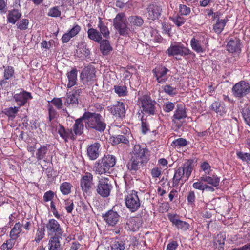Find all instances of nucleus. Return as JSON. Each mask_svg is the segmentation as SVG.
Returning a JSON list of instances; mask_svg holds the SVG:
<instances>
[{
	"label": "nucleus",
	"mask_w": 250,
	"mask_h": 250,
	"mask_svg": "<svg viewBox=\"0 0 250 250\" xmlns=\"http://www.w3.org/2000/svg\"><path fill=\"white\" fill-rule=\"evenodd\" d=\"M116 163V157L110 154L104 155L97 161L93 166V171L96 174L101 175L110 173V169Z\"/></svg>",
	"instance_id": "obj_2"
},
{
	"label": "nucleus",
	"mask_w": 250,
	"mask_h": 250,
	"mask_svg": "<svg viewBox=\"0 0 250 250\" xmlns=\"http://www.w3.org/2000/svg\"><path fill=\"white\" fill-rule=\"evenodd\" d=\"M205 185V184H204V181L201 180L200 177L197 182L193 184L192 187L196 189H198L204 191Z\"/></svg>",
	"instance_id": "obj_56"
},
{
	"label": "nucleus",
	"mask_w": 250,
	"mask_h": 250,
	"mask_svg": "<svg viewBox=\"0 0 250 250\" xmlns=\"http://www.w3.org/2000/svg\"><path fill=\"white\" fill-rule=\"evenodd\" d=\"M58 132L60 136L65 141H66L67 139L71 138L73 136L71 130H66L63 127L59 125L58 127L57 128Z\"/></svg>",
	"instance_id": "obj_39"
},
{
	"label": "nucleus",
	"mask_w": 250,
	"mask_h": 250,
	"mask_svg": "<svg viewBox=\"0 0 250 250\" xmlns=\"http://www.w3.org/2000/svg\"><path fill=\"white\" fill-rule=\"evenodd\" d=\"M169 71V70L164 66H158L152 70V73L158 83H164L168 78L167 73Z\"/></svg>",
	"instance_id": "obj_13"
},
{
	"label": "nucleus",
	"mask_w": 250,
	"mask_h": 250,
	"mask_svg": "<svg viewBox=\"0 0 250 250\" xmlns=\"http://www.w3.org/2000/svg\"><path fill=\"white\" fill-rule=\"evenodd\" d=\"M80 77L85 81H93L95 77V68L92 66L85 67L82 71Z\"/></svg>",
	"instance_id": "obj_21"
},
{
	"label": "nucleus",
	"mask_w": 250,
	"mask_h": 250,
	"mask_svg": "<svg viewBox=\"0 0 250 250\" xmlns=\"http://www.w3.org/2000/svg\"><path fill=\"white\" fill-rule=\"evenodd\" d=\"M18 111L19 107L15 106L5 108L3 110V113L8 116L9 118L13 119L15 117Z\"/></svg>",
	"instance_id": "obj_43"
},
{
	"label": "nucleus",
	"mask_w": 250,
	"mask_h": 250,
	"mask_svg": "<svg viewBox=\"0 0 250 250\" xmlns=\"http://www.w3.org/2000/svg\"><path fill=\"white\" fill-rule=\"evenodd\" d=\"M125 242L122 240H116L111 246V250H125Z\"/></svg>",
	"instance_id": "obj_45"
},
{
	"label": "nucleus",
	"mask_w": 250,
	"mask_h": 250,
	"mask_svg": "<svg viewBox=\"0 0 250 250\" xmlns=\"http://www.w3.org/2000/svg\"><path fill=\"white\" fill-rule=\"evenodd\" d=\"M45 235L44 230L42 229H38L36 234L35 241L39 243L44 237Z\"/></svg>",
	"instance_id": "obj_60"
},
{
	"label": "nucleus",
	"mask_w": 250,
	"mask_h": 250,
	"mask_svg": "<svg viewBox=\"0 0 250 250\" xmlns=\"http://www.w3.org/2000/svg\"><path fill=\"white\" fill-rule=\"evenodd\" d=\"M100 49L104 55H106L112 50V47L110 45L109 42L107 40H101L100 42Z\"/></svg>",
	"instance_id": "obj_33"
},
{
	"label": "nucleus",
	"mask_w": 250,
	"mask_h": 250,
	"mask_svg": "<svg viewBox=\"0 0 250 250\" xmlns=\"http://www.w3.org/2000/svg\"><path fill=\"white\" fill-rule=\"evenodd\" d=\"M190 45L192 49L197 53H202L206 47V42L203 37H194L190 41Z\"/></svg>",
	"instance_id": "obj_14"
},
{
	"label": "nucleus",
	"mask_w": 250,
	"mask_h": 250,
	"mask_svg": "<svg viewBox=\"0 0 250 250\" xmlns=\"http://www.w3.org/2000/svg\"><path fill=\"white\" fill-rule=\"evenodd\" d=\"M112 188L108 178L102 177L98 180L96 186V192L103 197H107L109 196Z\"/></svg>",
	"instance_id": "obj_6"
},
{
	"label": "nucleus",
	"mask_w": 250,
	"mask_h": 250,
	"mask_svg": "<svg viewBox=\"0 0 250 250\" xmlns=\"http://www.w3.org/2000/svg\"><path fill=\"white\" fill-rule=\"evenodd\" d=\"M180 167L183 170L184 177H185V181H186L188 179L192 171V163L190 161H188Z\"/></svg>",
	"instance_id": "obj_37"
},
{
	"label": "nucleus",
	"mask_w": 250,
	"mask_h": 250,
	"mask_svg": "<svg viewBox=\"0 0 250 250\" xmlns=\"http://www.w3.org/2000/svg\"><path fill=\"white\" fill-rule=\"evenodd\" d=\"M210 109L220 116H223L227 112V110L223 103L214 102L210 105Z\"/></svg>",
	"instance_id": "obj_25"
},
{
	"label": "nucleus",
	"mask_w": 250,
	"mask_h": 250,
	"mask_svg": "<svg viewBox=\"0 0 250 250\" xmlns=\"http://www.w3.org/2000/svg\"><path fill=\"white\" fill-rule=\"evenodd\" d=\"M61 12L59 7H54L49 9L48 15L52 17H58L60 16Z\"/></svg>",
	"instance_id": "obj_53"
},
{
	"label": "nucleus",
	"mask_w": 250,
	"mask_h": 250,
	"mask_svg": "<svg viewBox=\"0 0 250 250\" xmlns=\"http://www.w3.org/2000/svg\"><path fill=\"white\" fill-rule=\"evenodd\" d=\"M13 98L19 106L24 105L28 100L32 99L30 92L23 91L19 93L14 94Z\"/></svg>",
	"instance_id": "obj_18"
},
{
	"label": "nucleus",
	"mask_w": 250,
	"mask_h": 250,
	"mask_svg": "<svg viewBox=\"0 0 250 250\" xmlns=\"http://www.w3.org/2000/svg\"><path fill=\"white\" fill-rule=\"evenodd\" d=\"M110 140L113 145H117L121 143L127 144L129 143V141L126 136L122 135L112 136L110 138Z\"/></svg>",
	"instance_id": "obj_38"
},
{
	"label": "nucleus",
	"mask_w": 250,
	"mask_h": 250,
	"mask_svg": "<svg viewBox=\"0 0 250 250\" xmlns=\"http://www.w3.org/2000/svg\"><path fill=\"white\" fill-rule=\"evenodd\" d=\"M114 90L119 96H125L127 94L126 87L125 86H114Z\"/></svg>",
	"instance_id": "obj_46"
},
{
	"label": "nucleus",
	"mask_w": 250,
	"mask_h": 250,
	"mask_svg": "<svg viewBox=\"0 0 250 250\" xmlns=\"http://www.w3.org/2000/svg\"><path fill=\"white\" fill-rule=\"evenodd\" d=\"M65 209L68 213H71L74 208V204L72 200H67L65 201Z\"/></svg>",
	"instance_id": "obj_64"
},
{
	"label": "nucleus",
	"mask_w": 250,
	"mask_h": 250,
	"mask_svg": "<svg viewBox=\"0 0 250 250\" xmlns=\"http://www.w3.org/2000/svg\"><path fill=\"white\" fill-rule=\"evenodd\" d=\"M174 107V104L173 103L167 102L165 103L163 106V109L167 112H169L173 110Z\"/></svg>",
	"instance_id": "obj_58"
},
{
	"label": "nucleus",
	"mask_w": 250,
	"mask_h": 250,
	"mask_svg": "<svg viewBox=\"0 0 250 250\" xmlns=\"http://www.w3.org/2000/svg\"><path fill=\"white\" fill-rule=\"evenodd\" d=\"M179 11L183 15H188L190 13V8L186 5L180 4L179 6Z\"/></svg>",
	"instance_id": "obj_57"
},
{
	"label": "nucleus",
	"mask_w": 250,
	"mask_h": 250,
	"mask_svg": "<svg viewBox=\"0 0 250 250\" xmlns=\"http://www.w3.org/2000/svg\"><path fill=\"white\" fill-rule=\"evenodd\" d=\"M250 86L244 81L235 84L232 88V92L236 97L241 98L250 93Z\"/></svg>",
	"instance_id": "obj_10"
},
{
	"label": "nucleus",
	"mask_w": 250,
	"mask_h": 250,
	"mask_svg": "<svg viewBox=\"0 0 250 250\" xmlns=\"http://www.w3.org/2000/svg\"><path fill=\"white\" fill-rule=\"evenodd\" d=\"M168 56L175 57L176 59H180L179 56H185L191 53V51L183 44L180 42H175L171 44L166 51Z\"/></svg>",
	"instance_id": "obj_4"
},
{
	"label": "nucleus",
	"mask_w": 250,
	"mask_h": 250,
	"mask_svg": "<svg viewBox=\"0 0 250 250\" xmlns=\"http://www.w3.org/2000/svg\"><path fill=\"white\" fill-rule=\"evenodd\" d=\"M47 148L45 146H42L40 148H39L36 154L38 160H41L43 159L47 153Z\"/></svg>",
	"instance_id": "obj_49"
},
{
	"label": "nucleus",
	"mask_w": 250,
	"mask_h": 250,
	"mask_svg": "<svg viewBox=\"0 0 250 250\" xmlns=\"http://www.w3.org/2000/svg\"><path fill=\"white\" fill-rule=\"evenodd\" d=\"M168 218L172 224L178 229L186 231L189 229V224L186 222L180 220L177 214H169L168 215Z\"/></svg>",
	"instance_id": "obj_16"
},
{
	"label": "nucleus",
	"mask_w": 250,
	"mask_h": 250,
	"mask_svg": "<svg viewBox=\"0 0 250 250\" xmlns=\"http://www.w3.org/2000/svg\"><path fill=\"white\" fill-rule=\"evenodd\" d=\"M79 52L85 57L88 56L90 54V50L87 48L86 43L85 42H81L79 43L77 50L78 54Z\"/></svg>",
	"instance_id": "obj_40"
},
{
	"label": "nucleus",
	"mask_w": 250,
	"mask_h": 250,
	"mask_svg": "<svg viewBox=\"0 0 250 250\" xmlns=\"http://www.w3.org/2000/svg\"><path fill=\"white\" fill-rule=\"evenodd\" d=\"M72 185L68 182H64L60 185V189L63 195H68L71 192Z\"/></svg>",
	"instance_id": "obj_44"
},
{
	"label": "nucleus",
	"mask_w": 250,
	"mask_h": 250,
	"mask_svg": "<svg viewBox=\"0 0 250 250\" xmlns=\"http://www.w3.org/2000/svg\"><path fill=\"white\" fill-rule=\"evenodd\" d=\"M109 108L111 113L113 115L119 117H123L125 115V105L123 102H118L115 105L109 107Z\"/></svg>",
	"instance_id": "obj_19"
},
{
	"label": "nucleus",
	"mask_w": 250,
	"mask_h": 250,
	"mask_svg": "<svg viewBox=\"0 0 250 250\" xmlns=\"http://www.w3.org/2000/svg\"><path fill=\"white\" fill-rule=\"evenodd\" d=\"M147 11L148 19L154 21L160 16L162 9L159 4H151L148 5Z\"/></svg>",
	"instance_id": "obj_15"
},
{
	"label": "nucleus",
	"mask_w": 250,
	"mask_h": 250,
	"mask_svg": "<svg viewBox=\"0 0 250 250\" xmlns=\"http://www.w3.org/2000/svg\"><path fill=\"white\" fill-rule=\"evenodd\" d=\"M125 201L126 207L132 212L137 210L141 204L137 192L133 190L126 191Z\"/></svg>",
	"instance_id": "obj_5"
},
{
	"label": "nucleus",
	"mask_w": 250,
	"mask_h": 250,
	"mask_svg": "<svg viewBox=\"0 0 250 250\" xmlns=\"http://www.w3.org/2000/svg\"><path fill=\"white\" fill-rule=\"evenodd\" d=\"M182 178L185 179V177H184V172H183V170L180 167H179L175 171L173 178V184L175 185H178L180 180H182Z\"/></svg>",
	"instance_id": "obj_42"
},
{
	"label": "nucleus",
	"mask_w": 250,
	"mask_h": 250,
	"mask_svg": "<svg viewBox=\"0 0 250 250\" xmlns=\"http://www.w3.org/2000/svg\"><path fill=\"white\" fill-rule=\"evenodd\" d=\"M97 27L99 29V33L101 37L104 38H109L110 32L108 27L102 21L101 18H99V22L97 25Z\"/></svg>",
	"instance_id": "obj_30"
},
{
	"label": "nucleus",
	"mask_w": 250,
	"mask_h": 250,
	"mask_svg": "<svg viewBox=\"0 0 250 250\" xmlns=\"http://www.w3.org/2000/svg\"><path fill=\"white\" fill-rule=\"evenodd\" d=\"M29 24V21L27 19H23L21 20L17 24L18 28L21 30H24L27 29Z\"/></svg>",
	"instance_id": "obj_54"
},
{
	"label": "nucleus",
	"mask_w": 250,
	"mask_h": 250,
	"mask_svg": "<svg viewBox=\"0 0 250 250\" xmlns=\"http://www.w3.org/2000/svg\"><path fill=\"white\" fill-rule=\"evenodd\" d=\"M81 30V27L78 24H75L73 27L67 33L64 34L62 37V41L63 43L68 42L71 38L74 37L79 34Z\"/></svg>",
	"instance_id": "obj_20"
},
{
	"label": "nucleus",
	"mask_w": 250,
	"mask_h": 250,
	"mask_svg": "<svg viewBox=\"0 0 250 250\" xmlns=\"http://www.w3.org/2000/svg\"><path fill=\"white\" fill-rule=\"evenodd\" d=\"M162 169L158 167H155L151 169V174L153 178H158L161 175Z\"/></svg>",
	"instance_id": "obj_61"
},
{
	"label": "nucleus",
	"mask_w": 250,
	"mask_h": 250,
	"mask_svg": "<svg viewBox=\"0 0 250 250\" xmlns=\"http://www.w3.org/2000/svg\"><path fill=\"white\" fill-rule=\"evenodd\" d=\"M15 78L14 68L11 66H3V78L0 81V85L2 87L8 86Z\"/></svg>",
	"instance_id": "obj_12"
},
{
	"label": "nucleus",
	"mask_w": 250,
	"mask_h": 250,
	"mask_svg": "<svg viewBox=\"0 0 250 250\" xmlns=\"http://www.w3.org/2000/svg\"><path fill=\"white\" fill-rule=\"evenodd\" d=\"M101 145L99 143L95 142L89 145L87 148V154L91 160H95L100 155Z\"/></svg>",
	"instance_id": "obj_17"
},
{
	"label": "nucleus",
	"mask_w": 250,
	"mask_h": 250,
	"mask_svg": "<svg viewBox=\"0 0 250 250\" xmlns=\"http://www.w3.org/2000/svg\"><path fill=\"white\" fill-rule=\"evenodd\" d=\"M237 155L242 161L250 165V153L238 152L237 153Z\"/></svg>",
	"instance_id": "obj_47"
},
{
	"label": "nucleus",
	"mask_w": 250,
	"mask_h": 250,
	"mask_svg": "<svg viewBox=\"0 0 250 250\" xmlns=\"http://www.w3.org/2000/svg\"><path fill=\"white\" fill-rule=\"evenodd\" d=\"M227 49L230 53H239L241 51L240 40L237 38L230 40L227 44Z\"/></svg>",
	"instance_id": "obj_24"
},
{
	"label": "nucleus",
	"mask_w": 250,
	"mask_h": 250,
	"mask_svg": "<svg viewBox=\"0 0 250 250\" xmlns=\"http://www.w3.org/2000/svg\"><path fill=\"white\" fill-rule=\"evenodd\" d=\"M130 24L135 26H141L144 23L142 18L138 16H132L128 18Z\"/></svg>",
	"instance_id": "obj_41"
},
{
	"label": "nucleus",
	"mask_w": 250,
	"mask_h": 250,
	"mask_svg": "<svg viewBox=\"0 0 250 250\" xmlns=\"http://www.w3.org/2000/svg\"><path fill=\"white\" fill-rule=\"evenodd\" d=\"M139 105L144 112L153 115L155 110L156 102L147 95H144L139 99Z\"/></svg>",
	"instance_id": "obj_7"
},
{
	"label": "nucleus",
	"mask_w": 250,
	"mask_h": 250,
	"mask_svg": "<svg viewBox=\"0 0 250 250\" xmlns=\"http://www.w3.org/2000/svg\"><path fill=\"white\" fill-rule=\"evenodd\" d=\"M127 225L129 229L133 231H137L140 227V224L136 221L135 218L131 219Z\"/></svg>",
	"instance_id": "obj_51"
},
{
	"label": "nucleus",
	"mask_w": 250,
	"mask_h": 250,
	"mask_svg": "<svg viewBox=\"0 0 250 250\" xmlns=\"http://www.w3.org/2000/svg\"><path fill=\"white\" fill-rule=\"evenodd\" d=\"M51 103L58 109H61L62 106V102L60 98H54L51 101Z\"/></svg>",
	"instance_id": "obj_62"
},
{
	"label": "nucleus",
	"mask_w": 250,
	"mask_h": 250,
	"mask_svg": "<svg viewBox=\"0 0 250 250\" xmlns=\"http://www.w3.org/2000/svg\"><path fill=\"white\" fill-rule=\"evenodd\" d=\"M170 19L178 27L183 25L186 21L185 19L180 16L170 17Z\"/></svg>",
	"instance_id": "obj_52"
},
{
	"label": "nucleus",
	"mask_w": 250,
	"mask_h": 250,
	"mask_svg": "<svg viewBox=\"0 0 250 250\" xmlns=\"http://www.w3.org/2000/svg\"><path fill=\"white\" fill-rule=\"evenodd\" d=\"M163 90L165 92L170 95H172L176 94V89L169 85H165L163 88Z\"/></svg>",
	"instance_id": "obj_59"
},
{
	"label": "nucleus",
	"mask_w": 250,
	"mask_h": 250,
	"mask_svg": "<svg viewBox=\"0 0 250 250\" xmlns=\"http://www.w3.org/2000/svg\"><path fill=\"white\" fill-rule=\"evenodd\" d=\"M130 159L127 167L130 171H136L146 165L150 159V151L140 145H135L130 152Z\"/></svg>",
	"instance_id": "obj_1"
},
{
	"label": "nucleus",
	"mask_w": 250,
	"mask_h": 250,
	"mask_svg": "<svg viewBox=\"0 0 250 250\" xmlns=\"http://www.w3.org/2000/svg\"><path fill=\"white\" fill-rule=\"evenodd\" d=\"M80 89L75 91L70 92L67 93L65 97V101L64 104L66 106L72 105V106L76 105L78 104V98L79 93H80Z\"/></svg>",
	"instance_id": "obj_22"
},
{
	"label": "nucleus",
	"mask_w": 250,
	"mask_h": 250,
	"mask_svg": "<svg viewBox=\"0 0 250 250\" xmlns=\"http://www.w3.org/2000/svg\"><path fill=\"white\" fill-rule=\"evenodd\" d=\"M59 237V236H53L50 238L48 244L49 250H62Z\"/></svg>",
	"instance_id": "obj_29"
},
{
	"label": "nucleus",
	"mask_w": 250,
	"mask_h": 250,
	"mask_svg": "<svg viewBox=\"0 0 250 250\" xmlns=\"http://www.w3.org/2000/svg\"><path fill=\"white\" fill-rule=\"evenodd\" d=\"M21 14L19 10L13 9L8 12L7 18V21L12 24H15L21 18Z\"/></svg>",
	"instance_id": "obj_31"
},
{
	"label": "nucleus",
	"mask_w": 250,
	"mask_h": 250,
	"mask_svg": "<svg viewBox=\"0 0 250 250\" xmlns=\"http://www.w3.org/2000/svg\"><path fill=\"white\" fill-rule=\"evenodd\" d=\"M201 167L202 170L204 171L205 174H210V172L211 171V167L208 164V163L205 162L201 164Z\"/></svg>",
	"instance_id": "obj_63"
},
{
	"label": "nucleus",
	"mask_w": 250,
	"mask_h": 250,
	"mask_svg": "<svg viewBox=\"0 0 250 250\" xmlns=\"http://www.w3.org/2000/svg\"><path fill=\"white\" fill-rule=\"evenodd\" d=\"M208 175V174H204L202 175V176H201V180L213 187H217L220 182V179L216 175H213L212 176H209Z\"/></svg>",
	"instance_id": "obj_28"
},
{
	"label": "nucleus",
	"mask_w": 250,
	"mask_h": 250,
	"mask_svg": "<svg viewBox=\"0 0 250 250\" xmlns=\"http://www.w3.org/2000/svg\"><path fill=\"white\" fill-rule=\"evenodd\" d=\"M83 119L86 126L95 129L100 132L104 130L106 124L102 116L97 113L85 112L83 115Z\"/></svg>",
	"instance_id": "obj_3"
},
{
	"label": "nucleus",
	"mask_w": 250,
	"mask_h": 250,
	"mask_svg": "<svg viewBox=\"0 0 250 250\" xmlns=\"http://www.w3.org/2000/svg\"><path fill=\"white\" fill-rule=\"evenodd\" d=\"M68 79L67 87L71 88L75 85L77 81V71L76 69H73L67 74Z\"/></svg>",
	"instance_id": "obj_32"
},
{
	"label": "nucleus",
	"mask_w": 250,
	"mask_h": 250,
	"mask_svg": "<svg viewBox=\"0 0 250 250\" xmlns=\"http://www.w3.org/2000/svg\"><path fill=\"white\" fill-rule=\"evenodd\" d=\"M22 225L20 222L16 223L10 232L9 236L11 239L15 241L20 236L22 232Z\"/></svg>",
	"instance_id": "obj_27"
},
{
	"label": "nucleus",
	"mask_w": 250,
	"mask_h": 250,
	"mask_svg": "<svg viewBox=\"0 0 250 250\" xmlns=\"http://www.w3.org/2000/svg\"><path fill=\"white\" fill-rule=\"evenodd\" d=\"M94 185L93 175L92 173L86 172L81 176L80 187L84 193H89L93 189Z\"/></svg>",
	"instance_id": "obj_8"
},
{
	"label": "nucleus",
	"mask_w": 250,
	"mask_h": 250,
	"mask_svg": "<svg viewBox=\"0 0 250 250\" xmlns=\"http://www.w3.org/2000/svg\"><path fill=\"white\" fill-rule=\"evenodd\" d=\"M119 217V215L116 211L110 210L105 214L104 218L108 225L114 226L118 222Z\"/></svg>",
	"instance_id": "obj_23"
},
{
	"label": "nucleus",
	"mask_w": 250,
	"mask_h": 250,
	"mask_svg": "<svg viewBox=\"0 0 250 250\" xmlns=\"http://www.w3.org/2000/svg\"><path fill=\"white\" fill-rule=\"evenodd\" d=\"M87 32L89 39L97 42H100L101 41L102 37H101L99 31L96 29L91 28L88 30Z\"/></svg>",
	"instance_id": "obj_34"
},
{
	"label": "nucleus",
	"mask_w": 250,
	"mask_h": 250,
	"mask_svg": "<svg viewBox=\"0 0 250 250\" xmlns=\"http://www.w3.org/2000/svg\"><path fill=\"white\" fill-rule=\"evenodd\" d=\"M45 227L47 232L49 234H55V236L61 237L63 233V229L59 223L54 219H50L47 222Z\"/></svg>",
	"instance_id": "obj_11"
},
{
	"label": "nucleus",
	"mask_w": 250,
	"mask_h": 250,
	"mask_svg": "<svg viewBox=\"0 0 250 250\" xmlns=\"http://www.w3.org/2000/svg\"><path fill=\"white\" fill-rule=\"evenodd\" d=\"M15 244V241L10 238L7 240L1 246V250H9L11 249Z\"/></svg>",
	"instance_id": "obj_55"
},
{
	"label": "nucleus",
	"mask_w": 250,
	"mask_h": 250,
	"mask_svg": "<svg viewBox=\"0 0 250 250\" xmlns=\"http://www.w3.org/2000/svg\"><path fill=\"white\" fill-rule=\"evenodd\" d=\"M83 122H84V119H83V116L81 118L75 121L73 128L76 135H81L83 132L84 128Z\"/></svg>",
	"instance_id": "obj_35"
},
{
	"label": "nucleus",
	"mask_w": 250,
	"mask_h": 250,
	"mask_svg": "<svg viewBox=\"0 0 250 250\" xmlns=\"http://www.w3.org/2000/svg\"><path fill=\"white\" fill-rule=\"evenodd\" d=\"M187 117V112L185 108L182 105H178L173 116V122L176 123L177 121L180 120Z\"/></svg>",
	"instance_id": "obj_26"
},
{
	"label": "nucleus",
	"mask_w": 250,
	"mask_h": 250,
	"mask_svg": "<svg viewBox=\"0 0 250 250\" xmlns=\"http://www.w3.org/2000/svg\"><path fill=\"white\" fill-rule=\"evenodd\" d=\"M187 144V142L186 139L183 138H179L174 140L171 145L174 147H182L185 146Z\"/></svg>",
	"instance_id": "obj_50"
},
{
	"label": "nucleus",
	"mask_w": 250,
	"mask_h": 250,
	"mask_svg": "<svg viewBox=\"0 0 250 250\" xmlns=\"http://www.w3.org/2000/svg\"><path fill=\"white\" fill-rule=\"evenodd\" d=\"M227 19H218L217 22L214 24L213 30L217 34H220L224 28L227 22Z\"/></svg>",
	"instance_id": "obj_36"
},
{
	"label": "nucleus",
	"mask_w": 250,
	"mask_h": 250,
	"mask_svg": "<svg viewBox=\"0 0 250 250\" xmlns=\"http://www.w3.org/2000/svg\"><path fill=\"white\" fill-rule=\"evenodd\" d=\"M243 116L246 124L250 126V106L243 109Z\"/></svg>",
	"instance_id": "obj_48"
},
{
	"label": "nucleus",
	"mask_w": 250,
	"mask_h": 250,
	"mask_svg": "<svg viewBox=\"0 0 250 250\" xmlns=\"http://www.w3.org/2000/svg\"><path fill=\"white\" fill-rule=\"evenodd\" d=\"M126 19L124 13L118 14L114 19V26L120 34L125 36L128 34V28L125 23Z\"/></svg>",
	"instance_id": "obj_9"
}]
</instances>
